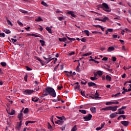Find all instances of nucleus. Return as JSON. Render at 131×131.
I'll list each match as a JSON object with an SVG mask.
<instances>
[{
    "label": "nucleus",
    "mask_w": 131,
    "mask_h": 131,
    "mask_svg": "<svg viewBox=\"0 0 131 131\" xmlns=\"http://www.w3.org/2000/svg\"><path fill=\"white\" fill-rule=\"evenodd\" d=\"M45 93L48 94V95L51 96V97H53V98H56V96H57L55 90L51 87H47L45 88V90H43V94Z\"/></svg>",
    "instance_id": "f257e3e1"
},
{
    "label": "nucleus",
    "mask_w": 131,
    "mask_h": 131,
    "mask_svg": "<svg viewBox=\"0 0 131 131\" xmlns=\"http://www.w3.org/2000/svg\"><path fill=\"white\" fill-rule=\"evenodd\" d=\"M99 7L102 9L103 11H105V12H107V13H109L111 12V8L109 7V6H108V4L106 3H103L102 5H99Z\"/></svg>",
    "instance_id": "f03ea898"
},
{
    "label": "nucleus",
    "mask_w": 131,
    "mask_h": 131,
    "mask_svg": "<svg viewBox=\"0 0 131 131\" xmlns=\"http://www.w3.org/2000/svg\"><path fill=\"white\" fill-rule=\"evenodd\" d=\"M34 90L27 89L25 91H23L24 95H31L33 94Z\"/></svg>",
    "instance_id": "7ed1b4c3"
},
{
    "label": "nucleus",
    "mask_w": 131,
    "mask_h": 131,
    "mask_svg": "<svg viewBox=\"0 0 131 131\" xmlns=\"http://www.w3.org/2000/svg\"><path fill=\"white\" fill-rule=\"evenodd\" d=\"M92 117H93V116L91 114H89L88 116L83 117V118L84 120V121H89V120L92 119Z\"/></svg>",
    "instance_id": "20e7f679"
},
{
    "label": "nucleus",
    "mask_w": 131,
    "mask_h": 131,
    "mask_svg": "<svg viewBox=\"0 0 131 131\" xmlns=\"http://www.w3.org/2000/svg\"><path fill=\"white\" fill-rule=\"evenodd\" d=\"M118 108V106L116 105L115 106H110V111H113V112H114L117 110V108Z\"/></svg>",
    "instance_id": "39448f33"
},
{
    "label": "nucleus",
    "mask_w": 131,
    "mask_h": 131,
    "mask_svg": "<svg viewBox=\"0 0 131 131\" xmlns=\"http://www.w3.org/2000/svg\"><path fill=\"white\" fill-rule=\"evenodd\" d=\"M121 123L124 126H127L129 124V122L128 121H121Z\"/></svg>",
    "instance_id": "423d86ee"
},
{
    "label": "nucleus",
    "mask_w": 131,
    "mask_h": 131,
    "mask_svg": "<svg viewBox=\"0 0 131 131\" xmlns=\"http://www.w3.org/2000/svg\"><path fill=\"white\" fill-rule=\"evenodd\" d=\"M67 14L68 15H71V16H72V17H73L74 18H75V17H76V15L74 14V12H73V11H68Z\"/></svg>",
    "instance_id": "0eeeda50"
},
{
    "label": "nucleus",
    "mask_w": 131,
    "mask_h": 131,
    "mask_svg": "<svg viewBox=\"0 0 131 131\" xmlns=\"http://www.w3.org/2000/svg\"><path fill=\"white\" fill-rule=\"evenodd\" d=\"M55 123L56 124H59V125H61V124H63L64 123V121L61 120H58L55 122Z\"/></svg>",
    "instance_id": "6e6552de"
},
{
    "label": "nucleus",
    "mask_w": 131,
    "mask_h": 131,
    "mask_svg": "<svg viewBox=\"0 0 131 131\" xmlns=\"http://www.w3.org/2000/svg\"><path fill=\"white\" fill-rule=\"evenodd\" d=\"M117 113H118L117 112H116V113H113L112 114H111L110 115V118L113 119V118H114L116 117L117 114H118Z\"/></svg>",
    "instance_id": "1a4fd4ad"
},
{
    "label": "nucleus",
    "mask_w": 131,
    "mask_h": 131,
    "mask_svg": "<svg viewBox=\"0 0 131 131\" xmlns=\"http://www.w3.org/2000/svg\"><path fill=\"white\" fill-rule=\"evenodd\" d=\"M17 118H18L19 120H23V114L19 113L17 116Z\"/></svg>",
    "instance_id": "9d476101"
},
{
    "label": "nucleus",
    "mask_w": 131,
    "mask_h": 131,
    "mask_svg": "<svg viewBox=\"0 0 131 131\" xmlns=\"http://www.w3.org/2000/svg\"><path fill=\"white\" fill-rule=\"evenodd\" d=\"M90 111L92 113H97V108L95 107H92L90 108Z\"/></svg>",
    "instance_id": "9b49d317"
},
{
    "label": "nucleus",
    "mask_w": 131,
    "mask_h": 131,
    "mask_svg": "<svg viewBox=\"0 0 131 131\" xmlns=\"http://www.w3.org/2000/svg\"><path fill=\"white\" fill-rule=\"evenodd\" d=\"M114 50H115V48H114V47L111 46L107 49V51L112 52L113 51H114Z\"/></svg>",
    "instance_id": "f8f14e48"
},
{
    "label": "nucleus",
    "mask_w": 131,
    "mask_h": 131,
    "mask_svg": "<svg viewBox=\"0 0 131 131\" xmlns=\"http://www.w3.org/2000/svg\"><path fill=\"white\" fill-rule=\"evenodd\" d=\"M102 111H110V106H107L106 107H104L101 108Z\"/></svg>",
    "instance_id": "ddd939ff"
},
{
    "label": "nucleus",
    "mask_w": 131,
    "mask_h": 131,
    "mask_svg": "<svg viewBox=\"0 0 131 131\" xmlns=\"http://www.w3.org/2000/svg\"><path fill=\"white\" fill-rule=\"evenodd\" d=\"M88 85L89 86L91 87V86H96V85H97V84L93 82H89L88 83Z\"/></svg>",
    "instance_id": "4468645a"
},
{
    "label": "nucleus",
    "mask_w": 131,
    "mask_h": 131,
    "mask_svg": "<svg viewBox=\"0 0 131 131\" xmlns=\"http://www.w3.org/2000/svg\"><path fill=\"white\" fill-rule=\"evenodd\" d=\"M56 118H58V119H59V120H66V118L64 116H62V117L56 116Z\"/></svg>",
    "instance_id": "2eb2a0df"
},
{
    "label": "nucleus",
    "mask_w": 131,
    "mask_h": 131,
    "mask_svg": "<svg viewBox=\"0 0 131 131\" xmlns=\"http://www.w3.org/2000/svg\"><path fill=\"white\" fill-rule=\"evenodd\" d=\"M28 36H34L35 37H40L39 35L35 34H27Z\"/></svg>",
    "instance_id": "dca6fc26"
},
{
    "label": "nucleus",
    "mask_w": 131,
    "mask_h": 131,
    "mask_svg": "<svg viewBox=\"0 0 131 131\" xmlns=\"http://www.w3.org/2000/svg\"><path fill=\"white\" fill-rule=\"evenodd\" d=\"M35 21H36V22H40V21H42V22L43 20L42 19L40 16H38L37 18L35 19Z\"/></svg>",
    "instance_id": "f3484780"
},
{
    "label": "nucleus",
    "mask_w": 131,
    "mask_h": 131,
    "mask_svg": "<svg viewBox=\"0 0 131 131\" xmlns=\"http://www.w3.org/2000/svg\"><path fill=\"white\" fill-rule=\"evenodd\" d=\"M58 40H59V41H63L64 42H65L66 40H67V38L66 37H63L62 38H59Z\"/></svg>",
    "instance_id": "a211bd4d"
},
{
    "label": "nucleus",
    "mask_w": 131,
    "mask_h": 131,
    "mask_svg": "<svg viewBox=\"0 0 131 131\" xmlns=\"http://www.w3.org/2000/svg\"><path fill=\"white\" fill-rule=\"evenodd\" d=\"M122 110H120L119 108L118 111L119 112L117 113V114L121 115V114H124V113H125V112H124V111H122Z\"/></svg>",
    "instance_id": "6ab92c4d"
},
{
    "label": "nucleus",
    "mask_w": 131,
    "mask_h": 131,
    "mask_svg": "<svg viewBox=\"0 0 131 131\" xmlns=\"http://www.w3.org/2000/svg\"><path fill=\"white\" fill-rule=\"evenodd\" d=\"M79 112H80L82 114H86V111L85 110H79Z\"/></svg>",
    "instance_id": "aec40b11"
},
{
    "label": "nucleus",
    "mask_w": 131,
    "mask_h": 131,
    "mask_svg": "<svg viewBox=\"0 0 131 131\" xmlns=\"http://www.w3.org/2000/svg\"><path fill=\"white\" fill-rule=\"evenodd\" d=\"M38 100H39V98L36 97H35L32 99V101H33V102H37Z\"/></svg>",
    "instance_id": "412c9836"
},
{
    "label": "nucleus",
    "mask_w": 131,
    "mask_h": 131,
    "mask_svg": "<svg viewBox=\"0 0 131 131\" xmlns=\"http://www.w3.org/2000/svg\"><path fill=\"white\" fill-rule=\"evenodd\" d=\"M46 29L47 30V31H48L49 33H51V34L53 33V32H52V29L49 28V27H46Z\"/></svg>",
    "instance_id": "4be33fe9"
},
{
    "label": "nucleus",
    "mask_w": 131,
    "mask_h": 131,
    "mask_svg": "<svg viewBox=\"0 0 131 131\" xmlns=\"http://www.w3.org/2000/svg\"><path fill=\"white\" fill-rule=\"evenodd\" d=\"M89 98H92V99H95L96 100H97L98 99H101V97H99L98 96H89Z\"/></svg>",
    "instance_id": "5701e85b"
},
{
    "label": "nucleus",
    "mask_w": 131,
    "mask_h": 131,
    "mask_svg": "<svg viewBox=\"0 0 131 131\" xmlns=\"http://www.w3.org/2000/svg\"><path fill=\"white\" fill-rule=\"evenodd\" d=\"M109 20V18L106 16L104 17L103 19H101L102 22H107V20Z\"/></svg>",
    "instance_id": "b1692460"
},
{
    "label": "nucleus",
    "mask_w": 131,
    "mask_h": 131,
    "mask_svg": "<svg viewBox=\"0 0 131 131\" xmlns=\"http://www.w3.org/2000/svg\"><path fill=\"white\" fill-rule=\"evenodd\" d=\"M79 92L80 93V94L82 96V97H85L86 98H88V97H86L85 96V94H84V92H82V91H81L80 90H79Z\"/></svg>",
    "instance_id": "393cba45"
},
{
    "label": "nucleus",
    "mask_w": 131,
    "mask_h": 131,
    "mask_svg": "<svg viewBox=\"0 0 131 131\" xmlns=\"http://www.w3.org/2000/svg\"><path fill=\"white\" fill-rule=\"evenodd\" d=\"M6 21H7V23L8 25H11V26H13V24H12V22H11L10 20L8 19V17L6 18Z\"/></svg>",
    "instance_id": "a878e982"
},
{
    "label": "nucleus",
    "mask_w": 131,
    "mask_h": 131,
    "mask_svg": "<svg viewBox=\"0 0 131 131\" xmlns=\"http://www.w3.org/2000/svg\"><path fill=\"white\" fill-rule=\"evenodd\" d=\"M92 55V52H89L88 53H85L83 55H82V57H85L86 56H91Z\"/></svg>",
    "instance_id": "bb28decb"
},
{
    "label": "nucleus",
    "mask_w": 131,
    "mask_h": 131,
    "mask_svg": "<svg viewBox=\"0 0 131 131\" xmlns=\"http://www.w3.org/2000/svg\"><path fill=\"white\" fill-rule=\"evenodd\" d=\"M106 79L107 81H111V77H110V76L107 75L106 76Z\"/></svg>",
    "instance_id": "cd10ccee"
},
{
    "label": "nucleus",
    "mask_w": 131,
    "mask_h": 131,
    "mask_svg": "<svg viewBox=\"0 0 131 131\" xmlns=\"http://www.w3.org/2000/svg\"><path fill=\"white\" fill-rule=\"evenodd\" d=\"M96 73L97 74H98V75H99L100 76L103 75V72L101 71H97Z\"/></svg>",
    "instance_id": "c85d7f7f"
},
{
    "label": "nucleus",
    "mask_w": 131,
    "mask_h": 131,
    "mask_svg": "<svg viewBox=\"0 0 131 131\" xmlns=\"http://www.w3.org/2000/svg\"><path fill=\"white\" fill-rule=\"evenodd\" d=\"M77 130V127H76V125H74V126L73 127L71 131H76Z\"/></svg>",
    "instance_id": "c756f323"
},
{
    "label": "nucleus",
    "mask_w": 131,
    "mask_h": 131,
    "mask_svg": "<svg viewBox=\"0 0 131 131\" xmlns=\"http://www.w3.org/2000/svg\"><path fill=\"white\" fill-rule=\"evenodd\" d=\"M4 32H5V33H6L7 34H9L11 33V31H10L9 30H8V29L4 30Z\"/></svg>",
    "instance_id": "7c9ffc66"
},
{
    "label": "nucleus",
    "mask_w": 131,
    "mask_h": 131,
    "mask_svg": "<svg viewBox=\"0 0 131 131\" xmlns=\"http://www.w3.org/2000/svg\"><path fill=\"white\" fill-rule=\"evenodd\" d=\"M84 32L87 36H90V31H89V30H84Z\"/></svg>",
    "instance_id": "2f4dec72"
},
{
    "label": "nucleus",
    "mask_w": 131,
    "mask_h": 131,
    "mask_svg": "<svg viewBox=\"0 0 131 131\" xmlns=\"http://www.w3.org/2000/svg\"><path fill=\"white\" fill-rule=\"evenodd\" d=\"M67 38L69 39V40H71V41H74L76 40L75 38H70L67 36Z\"/></svg>",
    "instance_id": "473e14b6"
},
{
    "label": "nucleus",
    "mask_w": 131,
    "mask_h": 131,
    "mask_svg": "<svg viewBox=\"0 0 131 131\" xmlns=\"http://www.w3.org/2000/svg\"><path fill=\"white\" fill-rule=\"evenodd\" d=\"M39 42L41 43L42 47H43V46H45V45L46 43V42L45 41H43V40H40Z\"/></svg>",
    "instance_id": "72a5a7b5"
},
{
    "label": "nucleus",
    "mask_w": 131,
    "mask_h": 131,
    "mask_svg": "<svg viewBox=\"0 0 131 131\" xmlns=\"http://www.w3.org/2000/svg\"><path fill=\"white\" fill-rule=\"evenodd\" d=\"M28 112H29V109L28 108H26L24 111V113L25 114H27Z\"/></svg>",
    "instance_id": "f704fd0d"
},
{
    "label": "nucleus",
    "mask_w": 131,
    "mask_h": 131,
    "mask_svg": "<svg viewBox=\"0 0 131 131\" xmlns=\"http://www.w3.org/2000/svg\"><path fill=\"white\" fill-rule=\"evenodd\" d=\"M48 129H50V130H51L53 128V127L52 126L51 124H50V123H48Z\"/></svg>",
    "instance_id": "c9c22d12"
},
{
    "label": "nucleus",
    "mask_w": 131,
    "mask_h": 131,
    "mask_svg": "<svg viewBox=\"0 0 131 131\" xmlns=\"http://www.w3.org/2000/svg\"><path fill=\"white\" fill-rule=\"evenodd\" d=\"M1 65H2L3 67H6V66H7V63L5 62H2Z\"/></svg>",
    "instance_id": "e433bc0d"
},
{
    "label": "nucleus",
    "mask_w": 131,
    "mask_h": 131,
    "mask_svg": "<svg viewBox=\"0 0 131 131\" xmlns=\"http://www.w3.org/2000/svg\"><path fill=\"white\" fill-rule=\"evenodd\" d=\"M21 129V125H17L16 126V130L19 131Z\"/></svg>",
    "instance_id": "4c0bfd02"
},
{
    "label": "nucleus",
    "mask_w": 131,
    "mask_h": 131,
    "mask_svg": "<svg viewBox=\"0 0 131 131\" xmlns=\"http://www.w3.org/2000/svg\"><path fill=\"white\" fill-rule=\"evenodd\" d=\"M19 12H20L21 13H23V14H27V13H28L27 11H25V10H24L23 9H20L19 10Z\"/></svg>",
    "instance_id": "58836bf2"
},
{
    "label": "nucleus",
    "mask_w": 131,
    "mask_h": 131,
    "mask_svg": "<svg viewBox=\"0 0 131 131\" xmlns=\"http://www.w3.org/2000/svg\"><path fill=\"white\" fill-rule=\"evenodd\" d=\"M15 113H16V112L15 111V110H12L11 112L9 114H10V115H14Z\"/></svg>",
    "instance_id": "ea45409f"
},
{
    "label": "nucleus",
    "mask_w": 131,
    "mask_h": 131,
    "mask_svg": "<svg viewBox=\"0 0 131 131\" xmlns=\"http://www.w3.org/2000/svg\"><path fill=\"white\" fill-rule=\"evenodd\" d=\"M105 70H107V71H109V72H112V69H108V68H106L105 67H104L103 68Z\"/></svg>",
    "instance_id": "a19ab883"
},
{
    "label": "nucleus",
    "mask_w": 131,
    "mask_h": 131,
    "mask_svg": "<svg viewBox=\"0 0 131 131\" xmlns=\"http://www.w3.org/2000/svg\"><path fill=\"white\" fill-rule=\"evenodd\" d=\"M64 72V73H69V74H70L71 75V76H72V71H70V72L65 71Z\"/></svg>",
    "instance_id": "79ce46f5"
},
{
    "label": "nucleus",
    "mask_w": 131,
    "mask_h": 131,
    "mask_svg": "<svg viewBox=\"0 0 131 131\" xmlns=\"http://www.w3.org/2000/svg\"><path fill=\"white\" fill-rule=\"evenodd\" d=\"M58 19L59 21H62V20H65V17L61 16L58 17Z\"/></svg>",
    "instance_id": "37998d69"
},
{
    "label": "nucleus",
    "mask_w": 131,
    "mask_h": 131,
    "mask_svg": "<svg viewBox=\"0 0 131 131\" xmlns=\"http://www.w3.org/2000/svg\"><path fill=\"white\" fill-rule=\"evenodd\" d=\"M113 104V102H106L105 105H106L107 106L109 105H112Z\"/></svg>",
    "instance_id": "c03bdc74"
},
{
    "label": "nucleus",
    "mask_w": 131,
    "mask_h": 131,
    "mask_svg": "<svg viewBox=\"0 0 131 131\" xmlns=\"http://www.w3.org/2000/svg\"><path fill=\"white\" fill-rule=\"evenodd\" d=\"M79 89H80V85H77L76 86H74L75 90H79Z\"/></svg>",
    "instance_id": "a18cd8bd"
},
{
    "label": "nucleus",
    "mask_w": 131,
    "mask_h": 131,
    "mask_svg": "<svg viewBox=\"0 0 131 131\" xmlns=\"http://www.w3.org/2000/svg\"><path fill=\"white\" fill-rule=\"evenodd\" d=\"M41 5H43V6H45V7H47L48 6V4H47V3L43 1H42L41 3Z\"/></svg>",
    "instance_id": "49530a36"
},
{
    "label": "nucleus",
    "mask_w": 131,
    "mask_h": 131,
    "mask_svg": "<svg viewBox=\"0 0 131 131\" xmlns=\"http://www.w3.org/2000/svg\"><path fill=\"white\" fill-rule=\"evenodd\" d=\"M59 65H60V64H58L55 68L54 69V72H55V71H56V70L58 69V67H59Z\"/></svg>",
    "instance_id": "de8ad7c7"
},
{
    "label": "nucleus",
    "mask_w": 131,
    "mask_h": 131,
    "mask_svg": "<svg viewBox=\"0 0 131 131\" xmlns=\"http://www.w3.org/2000/svg\"><path fill=\"white\" fill-rule=\"evenodd\" d=\"M17 24L19 25V26H23V24L19 20H17Z\"/></svg>",
    "instance_id": "09e8293b"
},
{
    "label": "nucleus",
    "mask_w": 131,
    "mask_h": 131,
    "mask_svg": "<svg viewBox=\"0 0 131 131\" xmlns=\"http://www.w3.org/2000/svg\"><path fill=\"white\" fill-rule=\"evenodd\" d=\"M90 79H91V80H97L98 78H96V77H90Z\"/></svg>",
    "instance_id": "8fccbe9b"
},
{
    "label": "nucleus",
    "mask_w": 131,
    "mask_h": 131,
    "mask_svg": "<svg viewBox=\"0 0 131 131\" xmlns=\"http://www.w3.org/2000/svg\"><path fill=\"white\" fill-rule=\"evenodd\" d=\"M5 33H0V37H5Z\"/></svg>",
    "instance_id": "3c124183"
},
{
    "label": "nucleus",
    "mask_w": 131,
    "mask_h": 131,
    "mask_svg": "<svg viewBox=\"0 0 131 131\" xmlns=\"http://www.w3.org/2000/svg\"><path fill=\"white\" fill-rule=\"evenodd\" d=\"M26 68L28 71H31V70H32V69L31 68H29V67H28V66H26Z\"/></svg>",
    "instance_id": "603ef678"
},
{
    "label": "nucleus",
    "mask_w": 131,
    "mask_h": 131,
    "mask_svg": "<svg viewBox=\"0 0 131 131\" xmlns=\"http://www.w3.org/2000/svg\"><path fill=\"white\" fill-rule=\"evenodd\" d=\"M45 96H49V94H48V93H45V94H43L41 96L40 98L41 99H42V98H43V97H45Z\"/></svg>",
    "instance_id": "864d4df0"
},
{
    "label": "nucleus",
    "mask_w": 131,
    "mask_h": 131,
    "mask_svg": "<svg viewBox=\"0 0 131 131\" xmlns=\"http://www.w3.org/2000/svg\"><path fill=\"white\" fill-rule=\"evenodd\" d=\"M52 60H53V59H51V58H48L46 60L47 61V63H49V62H51V61H52Z\"/></svg>",
    "instance_id": "5fc2aeb1"
},
{
    "label": "nucleus",
    "mask_w": 131,
    "mask_h": 131,
    "mask_svg": "<svg viewBox=\"0 0 131 131\" xmlns=\"http://www.w3.org/2000/svg\"><path fill=\"white\" fill-rule=\"evenodd\" d=\"M11 40H12L13 43H14V45H16V43H15V42H16V41H17V39L11 38Z\"/></svg>",
    "instance_id": "6e6d98bb"
},
{
    "label": "nucleus",
    "mask_w": 131,
    "mask_h": 131,
    "mask_svg": "<svg viewBox=\"0 0 131 131\" xmlns=\"http://www.w3.org/2000/svg\"><path fill=\"white\" fill-rule=\"evenodd\" d=\"M92 33L95 34H97V33H100V34H102V33L98 31H93Z\"/></svg>",
    "instance_id": "4d7b16f0"
},
{
    "label": "nucleus",
    "mask_w": 131,
    "mask_h": 131,
    "mask_svg": "<svg viewBox=\"0 0 131 131\" xmlns=\"http://www.w3.org/2000/svg\"><path fill=\"white\" fill-rule=\"evenodd\" d=\"M120 117H122L123 118V120L125 119V118H126V117L125 116V115H122L120 116Z\"/></svg>",
    "instance_id": "13d9d810"
},
{
    "label": "nucleus",
    "mask_w": 131,
    "mask_h": 131,
    "mask_svg": "<svg viewBox=\"0 0 131 131\" xmlns=\"http://www.w3.org/2000/svg\"><path fill=\"white\" fill-rule=\"evenodd\" d=\"M102 61H108V57H104L102 58Z\"/></svg>",
    "instance_id": "bf43d9fd"
},
{
    "label": "nucleus",
    "mask_w": 131,
    "mask_h": 131,
    "mask_svg": "<svg viewBox=\"0 0 131 131\" xmlns=\"http://www.w3.org/2000/svg\"><path fill=\"white\" fill-rule=\"evenodd\" d=\"M81 41H82V42H85V41H86V39L85 38H82L81 39Z\"/></svg>",
    "instance_id": "052dcab7"
},
{
    "label": "nucleus",
    "mask_w": 131,
    "mask_h": 131,
    "mask_svg": "<svg viewBox=\"0 0 131 131\" xmlns=\"http://www.w3.org/2000/svg\"><path fill=\"white\" fill-rule=\"evenodd\" d=\"M63 68H64V66L63 64H61L60 66V70H63Z\"/></svg>",
    "instance_id": "680f3d73"
},
{
    "label": "nucleus",
    "mask_w": 131,
    "mask_h": 131,
    "mask_svg": "<svg viewBox=\"0 0 131 131\" xmlns=\"http://www.w3.org/2000/svg\"><path fill=\"white\" fill-rule=\"evenodd\" d=\"M65 127H66V125L63 126L60 128V129H61V130H65Z\"/></svg>",
    "instance_id": "e2e57ef3"
},
{
    "label": "nucleus",
    "mask_w": 131,
    "mask_h": 131,
    "mask_svg": "<svg viewBox=\"0 0 131 131\" xmlns=\"http://www.w3.org/2000/svg\"><path fill=\"white\" fill-rule=\"evenodd\" d=\"M75 54V52H72L69 54V56H72V55H74Z\"/></svg>",
    "instance_id": "0e129e2a"
},
{
    "label": "nucleus",
    "mask_w": 131,
    "mask_h": 131,
    "mask_svg": "<svg viewBox=\"0 0 131 131\" xmlns=\"http://www.w3.org/2000/svg\"><path fill=\"white\" fill-rule=\"evenodd\" d=\"M119 109H120L121 110H124L126 109V106H122V107L120 108Z\"/></svg>",
    "instance_id": "69168bd1"
},
{
    "label": "nucleus",
    "mask_w": 131,
    "mask_h": 131,
    "mask_svg": "<svg viewBox=\"0 0 131 131\" xmlns=\"http://www.w3.org/2000/svg\"><path fill=\"white\" fill-rule=\"evenodd\" d=\"M24 80L25 81L27 82V75H26L24 77Z\"/></svg>",
    "instance_id": "338daca9"
},
{
    "label": "nucleus",
    "mask_w": 131,
    "mask_h": 131,
    "mask_svg": "<svg viewBox=\"0 0 131 131\" xmlns=\"http://www.w3.org/2000/svg\"><path fill=\"white\" fill-rule=\"evenodd\" d=\"M112 58V60L113 62H115L116 61V57H113Z\"/></svg>",
    "instance_id": "774afa93"
}]
</instances>
